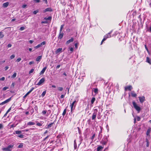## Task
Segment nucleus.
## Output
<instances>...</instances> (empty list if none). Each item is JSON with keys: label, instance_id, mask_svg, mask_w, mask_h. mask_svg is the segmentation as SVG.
Wrapping results in <instances>:
<instances>
[{"label": "nucleus", "instance_id": "nucleus-1", "mask_svg": "<svg viewBox=\"0 0 151 151\" xmlns=\"http://www.w3.org/2000/svg\"><path fill=\"white\" fill-rule=\"evenodd\" d=\"M132 104L134 108L138 112H139L141 110L140 107L137 105L134 101H132Z\"/></svg>", "mask_w": 151, "mask_h": 151}, {"label": "nucleus", "instance_id": "nucleus-2", "mask_svg": "<svg viewBox=\"0 0 151 151\" xmlns=\"http://www.w3.org/2000/svg\"><path fill=\"white\" fill-rule=\"evenodd\" d=\"M98 111L97 109H95L93 110V114L92 116V120L95 119L97 114V112Z\"/></svg>", "mask_w": 151, "mask_h": 151}, {"label": "nucleus", "instance_id": "nucleus-3", "mask_svg": "<svg viewBox=\"0 0 151 151\" xmlns=\"http://www.w3.org/2000/svg\"><path fill=\"white\" fill-rule=\"evenodd\" d=\"M13 147V145H10L2 149L3 150H6L7 151H11V148H12Z\"/></svg>", "mask_w": 151, "mask_h": 151}, {"label": "nucleus", "instance_id": "nucleus-4", "mask_svg": "<svg viewBox=\"0 0 151 151\" xmlns=\"http://www.w3.org/2000/svg\"><path fill=\"white\" fill-rule=\"evenodd\" d=\"M45 41H43L41 43H40V44H38L37 45V46H36L34 47V48L36 49H37L38 48H39L40 47H41L42 46V45H45Z\"/></svg>", "mask_w": 151, "mask_h": 151}, {"label": "nucleus", "instance_id": "nucleus-5", "mask_svg": "<svg viewBox=\"0 0 151 151\" xmlns=\"http://www.w3.org/2000/svg\"><path fill=\"white\" fill-rule=\"evenodd\" d=\"M11 98L12 97H11L9 98V99H8L6 100L5 101L1 103L0 104V105H3L6 104V103H8L11 100Z\"/></svg>", "mask_w": 151, "mask_h": 151}, {"label": "nucleus", "instance_id": "nucleus-6", "mask_svg": "<svg viewBox=\"0 0 151 151\" xmlns=\"http://www.w3.org/2000/svg\"><path fill=\"white\" fill-rule=\"evenodd\" d=\"M45 81V79L44 78H42L39 81V82L37 83V85H40L42 83H43Z\"/></svg>", "mask_w": 151, "mask_h": 151}, {"label": "nucleus", "instance_id": "nucleus-7", "mask_svg": "<svg viewBox=\"0 0 151 151\" xmlns=\"http://www.w3.org/2000/svg\"><path fill=\"white\" fill-rule=\"evenodd\" d=\"M112 32V31H111L109 33L107 34L106 35H104V37H105L106 39L108 38H110L111 37V35L110 34Z\"/></svg>", "mask_w": 151, "mask_h": 151}, {"label": "nucleus", "instance_id": "nucleus-8", "mask_svg": "<svg viewBox=\"0 0 151 151\" xmlns=\"http://www.w3.org/2000/svg\"><path fill=\"white\" fill-rule=\"evenodd\" d=\"M139 98L140 102L141 103L143 102L145 100V97L143 96L142 97H139Z\"/></svg>", "mask_w": 151, "mask_h": 151}, {"label": "nucleus", "instance_id": "nucleus-9", "mask_svg": "<svg viewBox=\"0 0 151 151\" xmlns=\"http://www.w3.org/2000/svg\"><path fill=\"white\" fill-rule=\"evenodd\" d=\"M52 9L51 8H47L45 10H43L44 12H52Z\"/></svg>", "mask_w": 151, "mask_h": 151}, {"label": "nucleus", "instance_id": "nucleus-10", "mask_svg": "<svg viewBox=\"0 0 151 151\" xmlns=\"http://www.w3.org/2000/svg\"><path fill=\"white\" fill-rule=\"evenodd\" d=\"M132 88L131 86H129L127 87H126L125 88V90L126 91L127 90H128L129 91H131L132 89Z\"/></svg>", "mask_w": 151, "mask_h": 151}, {"label": "nucleus", "instance_id": "nucleus-11", "mask_svg": "<svg viewBox=\"0 0 151 151\" xmlns=\"http://www.w3.org/2000/svg\"><path fill=\"white\" fill-rule=\"evenodd\" d=\"M73 38L72 37L70 39L68 40L66 42V44L67 45L68 44L70 43L73 42Z\"/></svg>", "mask_w": 151, "mask_h": 151}, {"label": "nucleus", "instance_id": "nucleus-12", "mask_svg": "<svg viewBox=\"0 0 151 151\" xmlns=\"http://www.w3.org/2000/svg\"><path fill=\"white\" fill-rule=\"evenodd\" d=\"M76 101H74L71 104V105H70V107H71V112H72V111H73V106L74 105V104H75V103L76 102Z\"/></svg>", "mask_w": 151, "mask_h": 151}, {"label": "nucleus", "instance_id": "nucleus-13", "mask_svg": "<svg viewBox=\"0 0 151 151\" xmlns=\"http://www.w3.org/2000/svg\"><path fill=\"white\" fill-rule=\"evenodd\" d=\"M146 62L149 63L150 64H151V60L148 57H147Z\"/></svg>", "mask_w": 151, "mask_h": 151}, {"label": "nucleus", "instance_id": "nucleus-14", "mask_svg": "<svg viewBox=\"0 0 151 151\" xmlns=\"http://www.w3.org/2000/svg\"><path fill=\"white\" fill-rule=\"evenodd\" d=\"M63 36V33H61V32H60L59 35L58 36V38L61 39Z\"/></svg>", "mask_w": 151, "mask_h": 151}, {"label": "nucleus", "instance_id": "nucleus-15", "mask_svg": "<svg viewBox=\"0 0 151 151\" xmlns=\"http://www.w3.org/2000/svg\"><path fill=\"white\" fill-rule=\"evenodd\" d=\"M131 96L133 97H136L137 96V94L134 92V91H132L131 93Z\"/></svg>", "mask_w": 151, "mask_h": 151}, {"label": "nucleus", "instance_id": "nucleus-16", "mask_svg": "<svg viewBox=\"0 0 151 151\" xmlns=\"http://www.w3.org/2000/svg\"><path fill=\"white\" fill-rule=\"evenodd\" d=\"M9 4V3L8 2H6L4 3L3 4V6L4 7H6L8 6Z\"/></svg>", "mask_w": 151, "mask_h": 151}, {"label": "nucleus", "instance_id": "nucleus-17", "mask_svg": "<svg viewBox=\"0 0 151 151\" xmlns=\"http://www.w3.org/2000/svg\"><path fill=\"white\" fill-rule=\"evenodd\" d=\"M46 67H45L43 68L40 73L41 74H43L45 72L46 69Z\"/></svg>", "mask_w": 151, "mask_h": 151}, {"label": "nucleus", "instance_id": "nucleus-18", "mask_svg": "<svg viewBox=\"0 0 151 151\" xmlns=\"http://www.w3.org/2000/svg\"><path fill=\"white\" fill-rule=\"evenodd\" d=\"M42 56H38L36 59V60L37 61H40L42 58Z\"/></svg>", "mask_w": 151, "mask_h": 151}, {"label": "nucleus", "instance_id": "nucleus-19", "mask_svg": "<svg viewBox=\"0 0 151 151\" xmlns=\"http://www.w3.org/2000/svg\"><path fill=\"white\" fill-rule=\"evenodd\" d=\"M35 123L32 122H29L27 123V124L28 125H35Z\"/></svg>", "mask_w": 151, "mask_h": 151}, {"label": "nucleus", "instance_id": "nucleus-20", "mask_svg": "<svg viewBox=\"0 0 151 151\" xmlns=\"http://www.w3.org/2000/svg\"><path fill=\"white\" fill-rule=\"evenodd\" d=\"M53 123H50L47 126L45 127L46 129H47L51 127L53 124Z\"/></svg>", "mask_w": 151, "mask_h": 151}, {"label": "nucleus", "instance_id": "nucleus-21", "mask_svg": "<svg viewBox=\"0 0 151 151\" xmlns=\"http://www.w3.org/2000/svg\"><path fill=\"white\" fill-rule=\"evenodd\" d=\"M103 147L101 146H98L97 148V151H100L103 148Z\"/></svg>", "mask_w": 151, "mask_h": 151}, {"label": "nucleus", "instance_id": "nucleus-22", "mask_svg": "<svg viewBox=\"0 0 151 151\" xmlns=\"http://www.w3.org/2000/svg\"><path fill=\"white\" fill-rule=\"evenodd\" d=\"M62 50V48H59L55 52L56 54L60 52Z\"/></svg>", "mask_w": 151, "mask_h": 151}, {"label": "nucleus", "instance_id": "nucleus-23", "mask_svg": "<svg viewBox=\"0 0 151 151\" xmlns=\"http://www.w3.org/2000/svg\"><path fill=\"white\" fill-rule=\"evenodd\" d=\"M95 100V97H93L91 101V104H93Z\"/></svg>", "mask_w": 151, "mask_h": 151}, {"label": "nucleus", "instance_id": "nucleus-24", "mask_svg": "<svg viewBox=\"0 0 151 151\" xmlns=\"http://www.w3.org/2000/svg\"><path fill=\"white\" fill-rule=\"evenodd\" d=\"M4 37V35L2 32H0V38H1Z\"/></svg>", "mask_w": 151, "mask_h": 151}, {"label": "nucleus", "instance_id": "nucleus-25", "mask_svg": "<svg viewBox=\"0 0 151 151\" xmlns=\"http://www.w3.org/2000/svg\"><path fill=\"white\" fill-rule=\"evenodd\" d=\"M16 134H20L21 133V131H20L17 130L15 131Z\"/></svg>", "mask_w": 151, "mask_h": 151}, {"label": "nucleus", "instance_id": "nucleus-26", "mask_svg": "<svg viewBox=\"0 0 151 151\" xmlns=\"http://www.w3.org/2000/svg\"><path fill=\"white\" fill-rule=\"evenodd\" d=\"M66 109H65L63 111L62 114V115L63 116H64L65 115L66 113Z\"/></svg>", "mask_w": 151, "mask_h": 151}, {"label": "nucleus", "instance_id": "nucleus-27", "mask_svg": "<svg viewBox=\"0 0 151 151\" xmlns=\"http://www.w3.org/2000/svg\"><path fill=\"white\" fill-rule=\"evenodd\" d=\"M17 137L21 138H23L24 137V135L23 134H21L18 135Z\"/></svg>", "mask_w": 151, "mask_h": 151}, {"label": "nucleus", "instance_id": "nucleus-28", "mask_svg": "<svg viewBox=\"0 0 151 151\" xmlns=\"http://www.w3.org/2000/svg\"><path fill=\"white\" fill-rule=\"evenodd\" d=\"M17 76V73H14L13 74L12 76V78H15Z\"/></svg>", "mask_w": 151, "mask_h": 151}, {"label": "nucleus", "instance_id": "nucleus-29", "mask_svg": "<svg viewBox=\"0 0 151 151\" xmlns=\"http://www.w3.org/2000/svg\"><path fill=\"white\" fill-rule=\"evenodd\" d=\"M23 146V144L21 143L18 146V148H22Z\"/></svg>", "mask_w": 151, "mask_h": 151}, {"label": "nucleus", "instance_id": "nucleus-30", "mask_svg": "<svg viewBox=\"0 0 151 151\" xmlns=\"http://www.w3.org/2000/svg\"><path fill=\"white\" fill-rule=\"evenodd\" d=\"M64 26V24H62V25H61L60 28V32H61V31H62V29L63 28Z\"/></svg>", "mask_w": 151, "mask_h": 151}, {"label": "nucleus", "instance_id": "nucleus-31", "mask_svg": "<svg viewBox=\"0 0 151 151\" xmlns=\"http://www.w3.org/2000/svg\"><path fill=\"white\" fill-rule=\"evenodd\" d=\"M46 93V91H44L41 94V95L43 97L45 95Z\"/></svg>", "mask_w": 151, "mask_h": 151}, {"label": "nucleus", "instance_id": "nucleus-32", "mask_svg": "<svg viewBox=\"0 0 151 151\" xmlns=\"http://www.w3.org/2000/svg\"><path fill=\"white\" fill-rule=\"evenodd\" d=\"M150 130L149 129H147V132H146V134L147 135H149L150 134Z\"/></svg>", "mask_w": 151, "mask_h": 151}, {"label": "nucleus", "instance_id": "nucleus-33", "mask_svg": "<svg viewBox=\"0 0 151 151\" xmlns=\"http://www.w3.org/2000/svg\"><path fill=\"white\" fill-rule=\"evenodd\" d=\"M34 69H31L30 71H29V74H30L31 73L33 72L34 71Z\"/></svg>", "mask_w": 151, "mask_h": 151}, {"label": "nucleus", "instance_id": "nucleus-34", "mask_svg": "<svg viewBox=\"0 0 151 151\" xmlns=\"http://www.w3.org/2000/svg\"><path fill=\"white\" fill-rule=\"evenodd\" d=\"M58 90L60 91H62L63 90V88L62 87H58Z\"/></svg>", "mask_w": 151, "mask_h": 151}, {"label": "nucleus", "instance_id": "nucleus-35", "mask_svg": "<svg viewBox=\"0 0 151 151\" xmlns=\"http://www.w3.org/2000/svg\"><path fill=\"white\" fill-rule=\"evenodd\" d=\"M8 88H9L8 87H5L3 88L2 90L3 91H5Z\"/></svg>", "mask_w": 151, "mask_h": 151}, {"label": "nucleus", "instance_id": "nucleus-36", "mask_svg": "<svg viewBox=\"0 0 151 151\" xmlns=\"http://www.w3.org/2000/svg\"><path fill=\"white\" fill-rule=\"evenodd\" d=\"M98 89L97 88H95L94 90V91L95 93H97L98 92Z\"/></svg>", "mask_w": 151, "mask_h": 151}, {"label": "nucleus", "instance_id": "nucleus-37", "mask_svg": "<svg viewBox=\"0 0 151 151\" xmlns=\"http://www.w3.org/2000/svg\"><path fill=\"white\" fill-rule=\"evenodd\" d=\"M15 57V55H12L10 57V58L11 59H13Z\"/></svg>", "mask_w": 151, "mask_h": 151}, {"label": "nucleus", "instance_id": "nucleus-38", "mask_svg": "<svg viewBox=\"0 0 151 151\" xmlns=\"http://www.w3.org/2000/svg\"><path fill=\"white\" fill-rule=\"evenodd\" d=\"M37 125L38 126H42V124H41L40 123V122H37Z\"/></svg>", "mask_w": 151, "mask_h": 151}, {"label": "nucleus", "instance_id": "nucleus-39", "mask_svg": "<svg viewBox=\"0 0 151 151\" xmlns=\"http://www.w3.org/2000/svg\"><path fill=\"white\" fill-rule=\"evenodd\" d=\"M25 29V27H22L20 28V30H24Z\"/></svg>", "mask_w": 151, "mask_h": 151}, {"label": "nucleus", "instance_id": "nucleus-40", "mask_svg": "<svg viewBox=\"0 0 151 151\" xmlns=\"http://www.w3.org/2000/svg\"><path fill=\"white\" fill-rule=\"evenodd\" d=\"M21 58H19L17 59L16 60V61L18 62H19L21 60Z\"/></svg>", "mask_w": 151, "mask_h": 151}, {"label": "nucleus", "instance_id": "nucleus-41", "mask_svg": "<svg viewBox=\"0 0 151 151\" xmlns=\"http://www.w3.org/2000/svg\"><path fill=\"white\" fill-rule=\"evenodd\" d=\"M38 10L35 11L33 12V13L34 14H36L37 13H38Z\"/></svg>", "mask_w": 151, "mask_h": 151}, {"label": "nucleus", "instance_id": "nucleus-42", "mask_svg": "<svg viewBox=\"0 0 151 151\" xmlns=\"http://www.w3.org/2000/svg\"><path fill=\"white\" fill-rule=\"evenodd\" d=\"M47 112V111L46 110H44V111H42V113L43 114H46Z\"/></svg>", "mask_w": 151, "mask_h": 151}, {"label": "nucleus", "instance_id": "nucleus-43", "mask_svg": "<svg viewBox=\"0 0 151 151\" xmlns=\"http://www.w3.org/2000/svg\"><path fill=\"white\" fill-rule=\"evenodd\" d=\"M3 126L2 124L0 123V129L3 128Z\"/></svg>", "mask_w": 151, "mask_h": 151}, {"label": "nucleus", "instance_id": "nucleus-44", "mask_svg": "<svg viewBox=\"0 0 151 151\" xmlns=\"http://www.w3.org/2000/svg\"><path fill=\"white\" fill-rule=\"evenodd\" d=\"M16 126V125H14V124H12L10 126V128H13L15 127Z\"/></svg>", "mask_w": 151, "mask_h": 151}, {"label": "nucleus", "instance_id": "nucleus-45", "mask_svg": "<svg viewBox=\"0 0 151 151\" xmlns=\"http://www.w3.org/2000/svg\"><path fill=\"white\" fill-rule=\"evenodd\" d=\"M95 137V134H94L91 137V139H93Z\"/></svg>", "mask_w": 151, "mask_h": 151}, {"label": "nucleus", "instance_id": "nucleus-46", "mask_svg": "<svg viewBox=\"0 0 151 151\" xmlns=\"http://www.w3.org/2000/svg\"><path fill=\"white\" fill-rule=\"evenodd\" d=\"M74 146L75 148H76V142L75 140L74 142Z\"/></svg>", "mask_w": 151, "mask_h": 151}, {"label": "nucleus", "instance_id": "nucleus-47", "mask_svg": "<svg viewBox=\"0 0 151 151\" xmlns=\"http://www.w3.org/2000/svg\"><path fill=\"white\" fill-rule=\"evenodd\" d=\"M0 78H1V80L3 81L4 80L5 78L4 77H3Z\"/></svg>", "mask_w": 151, "mask_h": 151}, {"label": "nucleus", "instance_id": "nucleus-48", "mask_svg": "<svg viewBox=\"0 0 151 151\" xmlns=\"http://www.w3.org/2000/svg\"><path fill=\"white\" fill-rule=\"evenodd\" d=\"M9 67L8 66H6L5 67V68H4V69H5V70H7L8 68H9Z\"/></svg>", "mask_w": 151, "mask_h": 151}, {"label": "nucleus", "instance_id": "nucleus-49", "mask_svg": "<svg viewBox=\"0 0 151 151\" xmlns=\"http://www.w3.org/2000/svg\"><path fill=\"white\" fill-rule=\"evenodd\" d=\"M12 46V45L11 44H9L7 45V47L8 48L10 47H11Z\"/></svg>", "mask_w": 151, "mask_h": 151}, {"label": "nucleus", "instance_id": "nucleus-50", "mask_svg": "<svg viewBox=\"0 0 151 151\" xmlns=\"http://www.w3.org/2000/svg\"><path fill=\"white\" fill-rule=\"evenodd\" d=\"M26 6H27L26 5L24 4L22 6V8H25Z\"/></svg>", "mask_w": 151, "mask_h": 151}, {"label": "nucleus", "instance_id": "nucleus-51", "mask_svg": "<svg viewBox=\"0 0 151 151\" xmlns=\"http://www.w3.org/2000/svg\"><path fill=\"white\" fill-rule=\"evenodd\" d=\"M34 63V62L33 61H32L30 62H29V65H31V64Z\"/></svg>", "mask_w": 151, "mask_h": 151}, {"label": "nucleus", "instance_id": "nucleus-52", "mask_svg": "<svg viewBox=\"0 0 151 151\" xmlns=\"http://www.w3.org/2000/svg\"><path fill=\"white\" fill-rule=\"evenodd\" d=\"M11 110V108H10L6 111V113H8Z\"/></svg>", "mask_w": 151, "mask_h": 151}, {"label": "nucleus", "instance_id": "nucleus-53", "mask_svg": "<svg viewBox=\"0 0 151 151\" xmlns=\"http://www.w3.org/2000/svg\"><path fill=\"white\" fill-rule=\"evenodd\" d=\"M75 46L76 48H77L78 47V44L77 43H75L74 45Z\"/></svg>", "mask_w": 151, "mask_h": 151}, {"label": "nucleus", "instance_id": "nucleus-54", "mask_svg": "<svg viewBox=\"0 0 151 151\" xmlns=\"http://www.w3.org/2000/svg\"><path fill=\"white\" fill-rule=\"evenodd\" d=\"M65 95H61L60 96V98L61 99L63 98L64 97Z\"/></svg>", "mask_w": 151, "mask_h": 151}, {"label": "nucleus", "instance_id": "nucleus-55", "mask_svg": "<svg viewBox=\"0 0 151 151\" xmlns=\"http://www.w3.org/2000/svg\"><path fill=\"white\" fill-rule=\"evenodd\" d=\"M34 88L32 87L31 89L29 91H30L31 92L34 90Z\"/></svg>", "mask_w": 151, "mask_h": 151}, {"label": "nucleus", "instance_id": "nucleus-56", "mask_svg": "<svg viewBox=\"0 0 151 151\" xmlns=\"http://www.w3.org/2000/svg\"><path fill=\"white\" fill-rule=\"evenodd\" d=\"M34 1H36V2H37V3H39L40 1V0H34Z\"/></svg>", "mask_w": 151, "mask_h": 151}, {"label": "nucleus", "instance_id": "nucleus-57", "mask_svg": "<svg viewBox=\"0 0 151 151\" xmlns=\"http://www.w3.org/2000/svg\"><path fill=\"white\" fill-rule=\"evenodd\" d=\"M33 42V41L32 40H30L29 41V42L30 43H32Z\"/></svg>", "mask_w": 151, "mask_h": 151}, {"label": "nucleus", "instance_id": "nucleus-58", "mask_svg": "<svg viewBox=\"0 0 151 151\" xmlns=\"http://www.w3.org/2000/svg\"><path fill=\"white\" fill-rule=\"evenodd\" d=\"M140 118L139 116H137V121H140Z\"/></svg>", "mask_w": 151, "mask_h": 151}, {"label": "nucleus", "instance_id": "nucleus-59", "mask_svg": "<svg viewBox=\"0 0 151 151\" xmlns=\"http://www.w3.org/2000/svg\"><path fill=\"white\" fill-rule=\"evenodd\" d=\"M60 65H58L57 66H56V68L57 69H58L60 67Z\"/></svg>", "mask_w": 151, "mask_h": 151}, {"label": "nucleus", "instance_id": "nucleus-60", "mask_svg": "<svg viewBox=\"0 0 151 151\" xmlns=\"http://www.w3.org/2000/svg\"><path fill=\"white\" fill-rule=\"evenodd\" d=\"M28 94L27 93L23 96L24 98H25L26 97L27 95H28Z\"/></svg>", "mask_w": 151, "mask_h": 151}, {"label": "nucleus", "instance_id": "nucleus-61", "mask_svg": "<svg viewBox=\"0 0 151 151\" xmlns=\"http://www.w3.org/2000/svg\"><path fill=\"white\" fill-rule=\"evenodd\" d=\"M70 50L71 51L73 52V48L72 47H71L70 48Z\"/></svg>", "mask_w": 151, "mask_h": 151}, {"label": "nucleus", "instance_id": "nucleus-62", "mask_svg": "<svg viewBox=\"0 0 151 151\" xmlns=\"http://www.w3.org/2000/svg\"><path fill=\"white\" fill-rule=\"evenodd\" d=\"M43 1H45V3L46 4H47V0H43Z\"/></svg>", "mask_w": 151, "mask_h": 151}, {"label": "nucleus", "instance_id": "nucleus-63", "mask_svg": "<svg viewBox=\"0 0 151 151\" xmlns=\"http://www.w3.org/2000/svg\"><path fill=\"white\" fill-rule=\"evenodd\" d=\"M106 39L105 37H104V38L103 39V40H102V42H104V41H105Z\"/></svg>", "mask_w": 151, "mask_h": 151}, {"label": "nucleus", "instance_id": "nucleus-64", "mask_svg": "<svg viewBox=\"0 0 151 151\" xmlns=\"http://www.w3.org/2000/svg\"><path fill=\"white\" fill-rule=\"evenodd\" d=\"M51 19V17H49L48 18H47L46 19V20H50V19Z\"/></svg>", "mask_w": 151, "mask_h": 151}]
</instances>
